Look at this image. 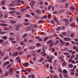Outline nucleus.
Masks as SVG:
<instances>
[{"mask_svg":"<svg viewBox=\"0 0 78 78\" xmlns=\"http://www.w3.org/2000/svg\"><path fill=\"white\" fill-rule=\"evenodd\" d=\"M52 42V40H50L48 42V44H49L50 43V42Z\"/></svg>","mask_w":78,"mask_h":78,"instance_id":"obj_57","label":"nucleus"},{"mask_svg":"<svg viewBox=\"0 0 78 78\" xmlns=\"http://www.w3.org/2000/svg\"><path fill=\"white\" fill-rule=\"evenodd\" d=\"M63 73L64 74H67V71L66 69H64L63 70Z\"/></svg>","mask_w":78,"mask_h":78,"instance_id":"obj_8","label":"nucleus"},{"mask_svg":"<svg viewBox=\"0 0 78 78\" xmlns=\"http://www.w3.org/2000/svg\"><path fill=\"white\" fill-rule=\"evenodd\" d=\"M44 61V59H43V58H41V59L39 60V61L40 62H41L42 61Z\"/></svg>","mask_w":78,"mask_h":78,"instance_id":"obj_26","label":"nucleus"},{"mask_svg":"<svg viewBox=\"0 0 78 78\" xmlns=\"http://www.w3.org/2000/svg\"><path fill=\"white\" fill-rule=\"evenodd\" d=\"M48 39V37H45L44 40V41H47V39Z\"/></svg>","mask_w":78,"mask_h":78,"instance_id":"obj_51","label":"nucleus"},{"mask_svg":"<svg viewBox=\"0 0 78 78\" xmlns=\"http://www.w3.org/2000/svg\"><path fill=\"white\" fill-rule=\"evenodd\" d=\"M24 43L23 41H21L20 43V45H23Z\"/></svg>","mask_w":78,"mask_h":78,"instance_id":"obj_52","label":"nucleus"},{"mask_svg":"<svg viewBox=\"0 0 78 78\" xmlns=\"http://www.w3.org/2000/svg\"><path fill=\"white\" fill-rule=\"evenodd\" d=\"M9 64V61H7L5 62L4 64L5 65V66H6L7 65V64Z\"/></svg>","mask_w":78,"mask_h":78,"instance_id":"obj_16","label":"nucleus"},{"mask_svg":"<svg viewBox=\"0 0 78 78\" xmlns=\"http://www.w3.org/2000/svg\"><path fill=\"white\" fill-rule=\"evenodd\" d=\"M62 58H63V57L62 55L59 58V59H62Z\"/></svg>","mask_w":78,"mask_h":78,"instance_id":"obj_46","label":"nucleus"},{"mask_svg":"<svg viewBox=\"0 0 78 78\" xmlns=\"http://www.w3.org/2000/svg\"><path fill=\"white\" fill-rule=\"evenodd\" d=\"M48 61H49V62H51V63L53 62V61L50 59H48Z\"/></svg>","mask_w":78,"mask_h":78,"instance_id":"obj_39","label":"nucleus"},{"mask_svg":"<svg viewBox=\"0 0 78 78\" xmlns=\"http://www.w3.org/2000/svg\"><path fill=\"white\" fill-rule=\"evenodd\" d=\"M58 70L59 72H60V73H62V70H61V68H59L58 69Z\"/></svg>","mask_w":78,"mask_h":78,"instance_id":"obj_35","label":"nucleus"},{"mask_svg":"<svg viewBox=\"0 0 78 78\" xmlns=\"http://www.w3.org/2000/svg\"><path fill=\"white\" fill-rule=\"evenodd\" d=\"M30 56H31V55L30 54H29L27 56V58H29Z\"/></svg>","mask_w":78,"mask_h":78,"instance_id":"obj_63","label":"nucleus"},{"mask_svg":"<svg viewBox=\"0 0 78 78\" xmlns=\"http://www.w3.org/2000/svg\"><path fill=\"white\" fill-rule=\"evenodd\" d=\"M54 20L56 22H58V18H57L56 17L54 18Z\"/></svg>","mask_w":78,"mask_h":78,"instance_id":"obj_24","label":"nucleus"},{"mask_svg":"<svg viewBox=\"0 0 78 78\" xmlns=\"http://www.w3.org/2000/svg\"><path fill=\"white\" fill-rule=\"evenodd\" d=\"M8 17V14H6L5 15H4V17L5 19H6L7 17Z\"/></svg>","mask_w":78,"mask_h":78,"instance_id":"obj_19","label":"nucleus"},{"mask_svg":"<svg viewBox=\"0 0 78 78\" xmlns=\"http://www.w3.org/2000/svg\"><path fill=\"white\" fill-rule=\"evenodd\" d=\"M51 8V5H49L48 7V9H50Z\"/></svg>","mask_w":78,"mask_h":78,"instance_id":"obj_58","label":"nucleus"},{"mask_svg":"<svg viewBox=\"0 0 78 78\" xmlns=\"http://www.w3.org/2000/svg\"><path fill=\"white\" fill-rule=\"evenodd\" d=\"M36 46H37V47H39V46H41V44L37 43L36 44Z\"/></svg>","mask_w":78,"mask_h":78,"instance_id":"obj_29","label":"nucleus"},{"mask_svg":"<svg viewBox=\"0 0 78 78\" xmlns=\"http://www.w3.org/2000/svg\"><path fill=\"white\" fill-rule=\"evenodd\" d=\"M64 40L66 41H71V39L69 38L65 37L64 38Z\"/></svg>","mask_w":78,"mask_h":78,"instance_id":"obj_4","label":"nucleus"},{"mask_svg":"<svg viewBox=\"0 0 78 78\" xmlns=\"http://www.w3.org/2000/svg\"><path fill=\"white\" fill-rule=\"evenodd\" d=\"M64 55H69V53H67V52H64Z\"/></svg>","mask_w":78,"mask_h":78,"instance_id":"obj_44","label":"nucleus"},{"mask_svg":"<svg viewBox=\"0 0 78 78\" xmlns=\"http://www.w3.org/2000/svg\"><path fill=\"white\" fill-rule=\"evenodd\" d=\"M74 36V34L73 33H72L71 34V37H73Z\"/></svg>","mask_w":78,"mask_h":78,"instance_id":"obj_41","label":"nucleus"},{"mask_svg":"<svg viewBox=\"0 0 78 78\" xmlns=\"http://www.w3.org/2000/svg\"><path fill=\"white\" fill-rule=\"evenodd\" d=\"M10 22L12 23H15L16 22L15 21H12V20H11Z\"/></svg>","mask_w":78,"mask_h":78,"instance_id":"obj_27","label":"nucleus"},{"mask_svg":"<svg viewBox=\"0 0 78 78\" xmlns=\"http://www.w3.org/2000/svg\"><path fill=\"white\" fill-rule=\"evenodd\" d=\"M29 48L30 49H31V50H33V49H34V48H35V46H30Z\"/></svg>","mask_w":78,"mask_h":78,"instance_id":"obj_9","label":"nucleus"},{"mask_svg":"<svg viewBox=\"0 0 78 78\" xmlns=\"http://www.w3.org/2000/svg\"><path fill=\"white\" fill-rule=\"evenodd\" d=\"M12 43L13 44H16V43H17V42L16 41H12Z\"/></svg>","mask_w":78,"mask_h":78,"instance_id":"obj_36","label":"nucleus"},{"mask_svg":"<svg viewBox=\"0 0 78 78\" xmlns=\"http://www.w3.org/2000/svg\"><path fill=\"white\" fill-rule=\"evenodd\" d=\"M25 16H26L27 17H28L29 18H31V16L29 14H27L25 15Z\"/></svg>","mask_w":78,"mask_h":78,"instance_id":"obj_15","label":"nucleus"},{"mask_svg":"<svg viewBox=\"0 0 78 78\" xmlns=\"http://www.w3.org/2000/svg\"><path fill=\"white\" fill-rule=\"evenodd\" d=\"M69 44H70V43H69L66 42L65 44V45H66V46H67V45H69Z\"/></svg>","mask_w":78,"mask_h":78,"instance_id":"obj_28","label":"nucleus"},{"mask_svg":"<svg viewBox=\"0 0 78 78\" xmlns=\"http://www.w3.org/2000/svg\"><path fill=\"white\" fill-rule=\"evenodd\" d=\"M18 51H16V52L13 53V54L12 55V56H18Z\"/></svg>","mask_w":78,"mask_h":78,"instance_id":"obj_3","label":"nucleus"},{"mask_svg":"<svg viewBox=\"0 0 78 78\" xmlns=\"http://www.w3.org/2000/svg\"><path fill=\"white\" fill-rule=\"evenodd\" d=\"M62 34H63L64 36H66V32H63L61 33Z\"/></svg>","mask_w":78,"mask_h":78,"instance_id":"obj_40","label":"nucleus"},{"mask_svg":"<svg viewBox=\"0 0 78 78\" xmlns=\"http://www.w3.org/2000/svg\"><path fill=\"white\" fill-rule=\"evenodd\" d=\"M36 12L37 14H41V11L40 10L37 9L36 10Z\"/></svg>","mask_w":78,"mask_h":78,"instance_id":"obj_5","label":"nucleus"},{"mask_svg":"<svg viewBox=\"0 0 78 78\" xmlns=\"http://www.w3.org/2000/svg\"><path fill=\"white\" fill-rule=\"evenodd\" d=\"M2 72H3V71H2V68H0V73H2Z\"/></svg>","mask_w":78,"mask_h":78,"instance_id":"obj_48","label":"nucleus"},{"mask_svg":"<svg viewBox=\"0 0 78 78\" xmlns=\"http://www.w3.org/2000/svg\"><path fill=\"white\" fill-rule=\"evenodd\" d=\"M8 75H9V72H8V71H6L5 75V76H7Z\"/></svg>","mask_w":78,"mask_h":78,"instance_id":"obj_7","label":"nucleus"},{"mask_svg":"<svg viewBox=\"0 0 78 78\" xmlns=\"http://www.w3.org/2000/svg\"><path fill=\"white\" fill-rule=\"evenodd\" d=\"M24 66H25V67H27V66H29V64L27 63H25L24 64Z\"/></svg>","mask_w":78,"mask_h":78,"instance_id":"obj_11","label":"nucleus"},{"mask_svg":"<svg viewBox=\"0 0 78 78\" xmlns=\"http://www.w3.org/2000/svg\"><path fill=\"white\" fill-rule=\"evenodd\" d=\"M9 71L10 73V75H12V74H13V69L12 68H11L9 69Z\"/></svg>","mask_w":78,"mask_h":78,"instance_id":"obj_1","label":"nucleus"},{"mask_svg":"<svg viewBox=\"0 0 78 78\" xmlns=\"http://www.w3.org/2000/svg\"><path fill=\"white\" fill-rule=\"evenodd\" d=\"M19 55H22L23 53V51H20L18 52Z\"/></svg>","mask_w":78,"mask_h":78,"instance_id":"obj_34","label":"nucleus"},{"mask_svg":"<svg viewBox=\"0 0 78 78\" xmlns=\"http://www.w3.org/2000/svg\"><path fill=\"white\" fill-rule=\"evenodd\" d=\"M9 9L10 10H16V9L15 8H9Z\"/></svg>","mask_w":78,"mask_h":78,"instance_id":"obj_25","label":"nucleus"},{"mask_svg":"<svg viewBox=\"0 0 78 78\" xmlns=\"http://www.w3.org/2000/svg\"><path fill=\"white\" fill-rule=\"evenodd\" d=\"M53 78H58V76L56 75H54L53 76Z\"/></svg>","mask_w":78,"mask_h":78,"instance_id":"obj_55","label":"nucleus"},{"mask_svg":"<svg viewBox=\"0 0 78 78\" xmlns=\"http://www.w3.org/2000/svg\"><path fill=\"white\" fill-rule=\"evenodd\" d=\"M72 27H74V24L72 23L70 25Z\"/></svg>","mask_w":78,"mask_h":78,"instance_id":"obj_49","label":"nucleus"},{"mask_svg":"<svg viewBox=\"0 0 78 78\" xmlns=\"http://www.w3.org/2000/svg\"><path fill=\"white\" fill-rule=\"evenodd\" d=\"M68 67H70V68H72L73 67V65L72 64H70L68 65Z\"/></svg>","mask_w":78,"mask_h":78,"instance_id":"obj_13","label":"nucleus"},{"mask_svg":"<svg viewBox=\"0 0 78 78\" xmlns=\"http://www.w3.org/2000/svg\"><path fill=\"white\" fill-rule=\"evenodd\" d=\"M63 20L64 22H66V23H68V22H69V20L67 19H63Z\"/></svg>","mask_w":78,"mask_h":78,"instance_id":"obj_14","label":"nucleus"},{"mask_svg":"<svg viewBox=\"0 0 78 78\" xmlns=\"http://www.w3.org/2000/svg\"><path fill=\"white\" fill-rule=\"evenodd\" d=\"M27 36V34L26 33V34H24V35H23V38H25V37Z\"/></svg>","mask_w":78,"mask_h":78,"instance_id":"obj_30","label":"nucleus"},{"mask_svg":"<svg viewBox=\"0 0 78 78\" xmlns=\"http://www.w3.org/2000/svg\"><path fill=\"white\" fill-rule=\"evenodd\" d=\"M17 50H21V48H20V47H18L17 48Z\"/></svg>","mask_w":78,"mask_h":78,"instance_id":"obj_47","label":"nucleus"},{"mask_svg":"<svg viewBox=\"0 0 78 78\" xmlns=\"http://www.w3.org/2000/svg\"><path fill=\"white\" fill-rule=\"evenodd\" d=\"M14 6V4H11L9 5V6L11 7Z\"/></svg>","mask_w":78,"mask_h":78,"instance_id":"obj_38","label":"nucleus"},{"mask_svg":"<svg viewBox=\"0 0 78 78\" xmlns=\"http://www.w3.org/2000/svg\"><path fill=\"white\" fill-rule=\"evenodd\" d=\"M35 3V1H33L31 2L30 3V5L31 7H33L34 6V4Z\"/></svg>","mask_w":78,"mask_h":78,"instance_id":"obj_2","label":"nucleus"},{"mask_svg":"<svg viewBox=\"0 0 78 78\" xmlns=\"http://www.w3.org/2000/svg\"><path fill=\"white\" fill-rule=\"evenodd\" d=\"M5 1H2L1 3V6H3L5 5Z\"/></svg>","mask_w":78,"mask_h":78,"instance_id":"obj_10","label":"nucleus"},{"mask_svg":"<svg viewBox=\"0 0 78 78\" xmlns=\"http://www.w3.org/2000/svg\"><path fill=\"white\" fill-rule=\"evenodd\" d=\"M0 25L1 26H2V27H5L6 26H8V24H4V23H1L0 24Z\"/></svg>","mask_w":78,"mask_h":78,"instance_id":"obj_6","label":"nucleus"},{"mask_svg":"<svg viewBox=\"0 0 78 78\" xmlns=\"http://www.w3.org/2000/svg\"><path fill=\"white\" fill-rule=\"evenodd\" d=\"M2 38L4 40H6V39H7V36H4L2 37Z\"/></svg>","mask_w":78,"mask_h":78,"instance_id":"obj_21","label":"nucleus"},{"mask_svg":"<svg viewBox=\"0 0 78 78\" xmlns=\"http://www.w3.org/2000/svg\"><path fill=\"white\" fill-rule=\"evenodd\" d=\"M69 6V3H66L65 4V6L66 8H67Z\"/></svg>","mask_w":78,"mask_h":78,"instance_id":"obj_20","label":"nucleus"},{"mask_svg":"<svg viewBox=\"0 0 78 78\" xmlns=\"http://www.w3.org/2000/svg\"><path fill=\"white\" fill-rule=\"evenodd\" d=\"M43 17L44 19H45L47 17V16L45 15L43 16Z\"/></svg>","mask_w":78,"mask_h":78,"instance_id":"obj_43","label":"nucleus"},{"mask_svg":"<svg viewBox=\"0 0 78 78\" xmlns=\"http://www.w3.org/2000/svg\"><path fill=\"white\" fill-rule=\"evenodd\" d=\"M59 75L60 78H62V75H61V74H59Z\"/></svg>","mask_w":78,"mask_h":78,"instance_id":"obj_62","label":"nucleus"},{"mask_svg":"<svg viewBox=\"0 0 78 78\" xmlns=\"http://www.w3.org/2000/svg\"><path fill=\"white\" fill-rule=\"evenodd\" d=\"M4 42V40H0V43H3Z\"/></svg>","mask_w":78,"mask_h":78,"instance_id":"obj_45","label":"nucleus"},{"mask_svg":"<svg viewBox=\"0 0 78 78\" xmlns=\"http://www.w3.org/2000/svg\"><path fill=\"white\" fill-rule=\"evenodd\" d=\"M73 18V17H71L69 19V22H72V19Z\"/></svg>","mask_w":78,"mask_h":78,"instance_id":"obj_42","label":"nucleus"},{"mask_svg":"<svg viewBox=\"0 0 78 78\" xmlns=\"http://www.w3.org/2000/svg\"><path fill=\"white\" fill-rule=\"evenodd\" d=\"M16 12V11H12L11 12H9V14H13V13H14V12Z\"/></svg>","mask_w":78,"mask_h":78,"instance_id":"obj_23","label":"nucleus"},{"mask_svg":"<svg viewBox=\"0 0 78 78\" xmlns=\"http://www.w3.org/2000/svg\"><path fill=\"white\" fill-rule=\"evenodd\" d=\"M66 65V63L64 62H63L62 64V66H65Z\"/></svg>","mask_w":78,"mask_h":78,"instance_id":"obj_50","label":"nucleus"},{"mask_svg":"<svg viewBox=\"0 0 78 78\" xmlns=\"http://www.w3.org/2000/svg\"><path fill=\"white\" fill-rule=\"evenodd\" d=\"M40 4L41 5H43V2L42 1H41L40 2Z\"/></svg>","mask_w":78,"mask_h":78,"instance_id":"obj_59","label":"nucleus"},{"mask_svg":"<svg viewBox=\"0 0 78 78\" xmlns=\"http://www.w3.org/2000/svg\"><path fill=\"white\" fill-rule=\"evenodd\" d=\"M70 9H71V10H74L75 9V8L73 7V6H70Z\"/></svg>","mask_w":78,"mask_h":78,"instance_id":"obj_17","label":"nucleus"},{"mask_svg":"<svg viewBox=\"0 0 78 78\" xmlns=\"http://www.w3.org/2000/svg\"><path fill=\"white\" fill-rule=\"evenodd\" d=\"M41 51V49H40L38 50V51H37V53H40Z\"/></svg>","mask_w":78,"mask_h":78,"instance_id":"obj_56","label":"nucleus"},{"mask_svg":"<svg viewBox=\"0 0 78 78\" xmlns=\"http://www.w3.org/2000/svg\"><path fill=\"white\" fill-rule=\"evenodd\" d=\"M16 59H18V60L20 59V57L18 56V57H17L16 58Z\"/></svg>","mask_w":78,"mask_h":78,"instance_id":"obj_54","label":"nucleus"},{"mask_svg":"<svg viewBox=\"0 0 78 78\" xmlns=\"http://www.w3.org/2000/svg\"><path fill=\"white\" fill-rule=\"evenodd\" d=\"M71 72H75V70H74V69H72L71 70Z\"/></svg>","mask_w":78,"mask_h":78,"instance_id":"obj_53","label":"nucleus"},{"mask_svg":"<svg viewBox=\"0 0 78 78\" xmlns=\"http://www.w3.org/2000/svg\"><path fill=\"white\" fill-rule=\"evenodd\" d=\"M16 30H19V26H17L16 27Z\"/></svg>","mask_w":78,"mask_h":78,"instance_id":"obj_33","label":"nucleus"},{"mask_svg":"<svg viewBox=\"0 0 78 78\" xmlns=\"http://www.w3.org/2000/svg\"><path fill=\"white\" fill-rule=\"evenodd\" d=\"M64 76L65 78H67L68 76V75H67V74H65V75H64Z\"/></svg>","mask_w":78,"mask_h":78,"instance_id":"obj_37","label":"nucleus"},{"mask_svg":"<svg viewBox=\"0 0 78 78\" xmlns=\"http://www.w3.org/2000/svg\"><path fill=\"white\" fill-rule=\"evenodd\" d=\"M40 38V37H39L37 36L36 37V39H37L39 40Z\"/></svg>","mask_w":78,"mask_h":78,"instance_id":"obj_60","label":"nucleus"},{"mask_svg":"<svg viewBox=\"0 0 78 78\" xmlns=\"http://www.w3.org/2000/svg\"><path fill=\"white\" fill-rule=\"evenodd\" d=\"M61 27H59L56 29V30L57 31H59V30H60V29H61Z\"/></svg>","mask_w":78,"mask_h":78,"instance_id":"obj_32","label":"nucleus"},{"mask_svg":"<svg viewBox=\"0 0 78 78\" xmlns=\"http://www.w3.org/2000/svg\"><path fill=\"white\" fill-rule=\"evenodd\" d=\"M11 67V65H9L6 67V69H9L10 67Z\"/></svg>","mask_w":78,"mask_h":78,"instance_id":"obj_22","label":"nucleus"},{"mask_svg":"<svg viewBox=\"0 0 78 78\" xmlns=\"http://www.w3.org/2000/svg\"><path fill=\"white\" fill-rule=\"evenodd\" d=\"M8 58H9V56H6L4 57V60H6V59H8Z\"/></svg>","mask_w":78,"mask_h":78,"instance_id":"obj_12","label":"nucleus"},{"mask_svg":"<svg viewBox=\"0 0 78 78\" xmlns=\"http://www.w3.org/2000/svg\"><path fill=\"white\" fill-rule=\"evenodd\" d=\"M30 30V26H28L27 27V28L26 30V31H28Z\"/></svg>","mask_w":78,"mask_h":78,"instance_id":"obj_18","label":"nucleus"},{"mask_svg":"<svg viewBox=\"0 0 78 78\" xmlns=\"http://www.w3.org/2000/svg\"><path fill=\"white\" fill-rule=\"evenodd\" d=\"M15 14H18L19 15L20 14V12H16Z\"/></svg>","mask_w":78,"mask_h":78,"instance_id":"obj_61","label":"nucleus"},{"mask_svg":"<svg viewBox=\"0 0 78 78\" xmlns=\"http://www.w3.org/2000/svg\"><path fill=\"white\" fill-rule=\"evenodd\" d=\"M43 21V20H40L38 22V23H41V22H42Z\"/></svg>","mask_w":78,"mask_h":78,"instance_id":"obj_64","label":"nucleus"},{"mask_svg":"<svg viewBox=\"0 0 78 78\" xmlns=\"http://www.w3.org/2000/svg\"><path fill=\"white\" fill-rule=\"evenodd\" d=\"M23 24L24 25H28L30 24V23L27 22V23H24Z\"/></svg>","mask_w":78,"mask_h":78,"instance_id":"obj_31","label":"nucleus"}]
</instances>
